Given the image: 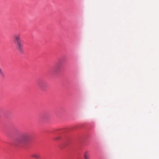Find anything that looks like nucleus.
Wrapping results in <instances>:
<instances>
[{"mask_svg": "<svg viewBox=\"0 0 159 159\" xmlns=\"http://www.w3.org/2000/svg\"><path fill=\"white\" fill-rule=\"evenodd\" d=\"M30 139V134L28 133H25L16 138L15 142L17 145L25 144L29 142Z\"/></svg>", "mask_w": 159, "mask_h": 159, "instance_id": "f257e3e1", "label": "nucleus"}, {"mask_svg": "<svg viewBox=\"0 0 159 159\" xmlns=\"http://www.w3.org/2000/svg\"><path fill=\"white\" fill-rule=\"evenodd\" d=\"M88 152L86 151L85 152L84 155V158L85 159H89V156L88 155Z\"/></svg>", "mask_w": 159, "mask_h": 159, "instance_id": "20e7f679", "label": "nucleus"}, {"mask_svg": "<svg viewBox=\"0 0 159 159\" xmlns=\"http://www.w3.org/2000/svg\"><path fill=\"white\" fill-rule=\"evenodd\" d=\"M31 156L32 157L37 159L39 158L40 157V155L38 153L35 152L31 154Z\"/></svg>", "mask_w": 159, "mask_h": 159, "instance_id": "7ed1b4c3", "label": "nucleus"}, {"mask_svg": "<svg viewBox=\"0 0 159 159\" xmlns=\"http://www.w3.org/2000/svg\"><path fill=\"white\" fill-rule=\"evenodd\" d=\"M47 86V85H46L45 84H42L41 85V89H44V88L45 87H46Z\"/></svg>", "mask_w": 159, "mask_h": 159, "instance_id": "39448f33", "label": "nucleus"}, {"mask_svg": "<svg viewBox=\"0 0 159 159\" xmlns=\"http://www.w3.org/2000/svg\"><path fill=\"white\" fill-rule=\"evenodd\" d=\"M0 75L1 76L3 75V73L1 69L0 68Z\"/></svg>", "mask_w": 159, "mask_h": 159, "instance_id": "423d86ee", "label": "nucleus"}, {"mask_svg": "<svg viewBox=\"0 0 159 159\" xmlns=\"http://www.w3.org/2000/svg\"><path fill=\"white\" fill-rule=\"evenodd\" d=\"M13 41L14 43L17 45V48L19 52L21 53L24 52L22 48V44L21 43V34L19 33L15 34L14 37Z\"/></svg>", "mask_w": 159, "mask_h": 159, "instance_id": "f03ea898", "label": "nucleus"}]
</instances>
